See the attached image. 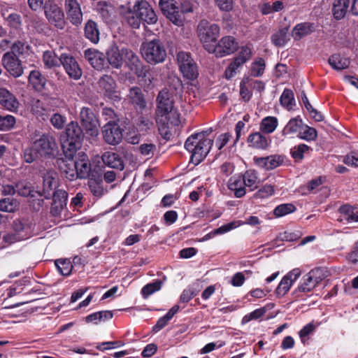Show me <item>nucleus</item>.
I'll return each instance as SVG.
<instances>
[{
    "instance_id": "f03ea898",
    "label": "nucleus",
    "mask_w": 358,
    "mask_h": 358,
    "mask_svg": "<svg viewBox=\"0 0 358 358\" xmlns=\"http://www.w3.org/2000/svg\"><path fill=\"white\" fill-rule=\"evenodd\" d=\"M213 144V140L206 137V132L195 133L187 138L185 149L191 153V162L194 164L201 163Z\"/></svg>"
},
{
    "instance_id": "72a5a7b5",
    "label": "nucleus",
    "mask_w": 358,
    "mask_h": 358,
    "mask_svg": "<svg viewBox=\"0 0 358 358\" xmlns=\"http://www.w3.org/2000/svg\"><path fill=\"white\" fill-rule=\"evenodd\" d=\"M338 211L341 214V220H345L348 223L358 222V210L350 205L341 206Z\"/></svg>"
},
{
    "instance_id": "864d4df0",
    "label": "nucleus",
    "mask_w": 358,
    "mask_h": 358,
    "mask_svg": "<svg viewBox=\"0 0 358 358\" xmlns=\"http://www.w3.org/2000/svg\"><path fill=\"white\" fill-rule=\"evenodd\" d=\"M298 136L301 139L307 141H314L317 138V131L313 127L303 124V128L299 133Z\"/></svg>"
},
{
    "instance_id": "6ab92c4d",
    "label": "nucleus",
    "mask_w": 358,
    "mask_h": 358,
    "mask_svg": "<svg viewBox=\"0 0 358 358\" xmlns=\"http://www.w3.org/2000/svg\"><path fill=\"white\" fill-rule=\"evenodd\" d=\"M103 135L106 142L110 145L119 143L122 138L118 124L110 120L103 126Z\"/></svg>"
},
{
    "instance_id": "bb28decb",
    "label": "nucleus",
    "mask_w": 358,
    "mask_h": 358,
    "mask_svg": "<svg viewBox=\"0 0 358 358\" xmlns=\"http://www.w3.org/2000/svg\"><path fill=\"white\" fill-rule=\"evenodd\" d=\"M13 239L15 241L26 240L31 236L33 229L29 224L23 223L20 220L13 222Z\"/></svg>"
},
{
    "instance_id": "1a4fd4ad",
    "label": "nucleus",
    "mask_w": 358,
    "mask_h": 358,
    "mask_svg": "<svg viewBox=\"0 0 358 358\" xmlns=\"http://www.w3.org/2000/svg\"><path fill=\"white\" fill-rule=\"evenodd\" d=\"M80 118L86 134L96 137L99 134V121L92 110L87 107H83L80 113Z\"/></svg>"
},
{
    "instance_id": "49530a36",
    "label": "nucleus",
    "mask_w": 358,
    "mask_h": 358,
    "mask_svg": "<svg viewBox=\"0 0 358 358\" xmlns=\"http://www.w3.org/2000/svg\"><path fill=\"white\" fill-rule=\"evenodd\" d=\"M280 102L281 105L288 110H291L295 104L294 96L292 90L289 89H285L280 97Z\"/></svg>"
},
{
    "instance_id": "a19ab883",
    "label": "nucleus",
    "mask_w": 358,
    "mask_h": 358,
    "mask_svg": "<svg viewBox=\"0 0 358 358\" xmlns=\"http://www.w3.org/2000/svg\"><path fill=\"white\" fill-rule=\"evenodd\" d=\"M69 162L62 161L59 164L60 170L64 176L69 180H73L78 178V173L75 162L72 161L73 158L69 159Z\"/></svg>"
},
{
    "instance_id": "e433bc0d",
    "label": "nucleus",
    "mask_w": 358,
    "mask_h": 358,
    "mask_svg": "<svg viewBox=\"0 0 358 358\" xmlns=\"http://www.w3.org/2000/svg\"><path fill=\"white\" fill-rule=\"evenodd\" d=\"M248 143L250 146L257 149H266L269 143L267 138L259 132H255L249 135Z\"/></svg>"
},
{
    "instance_id": "c756f323",
    "label": "nucleus",
    "mask_w": 358,
    "mask_h": 358,
    "mask_svg": "<svg viewBox=\"0 0 358 358\" xmlns=\"http://www.w3.org/2000/svg\"><path fill=\"white\" fill-rule=\"evenodd\" d=\"M243 182L241 174L235 175L229 180L228 187L234 192L236 198H241L246 194V187Z\"/></svg>"
},
{
    "instance_id": "412c9836",
    "label": "nucleus",
    "mask_w": 358,
    "mask_h": 358,
    "mask_svg": "<svg viewBox=\"0 0 358 358\" xmlns=\"http://www.w3.org/2000/svg\"><path fill=\"white\" fill-rule=\"evenodd\" d=\"M62 64L69 76L74 80H78L82 76V70L76 59L68 54H62Z\"/></svg>"
},
{
    "instance_id": "58836bf2",
    "label": "nucleus",
    "mask_w": 358,
    "mask_h": 358,
    "mask_svg": "<svg viewBox=\"0 0 358 358\" xmlns=\"http://www.w3.org/2000/svg\"><path fill=\"white\" fill-rule=\"evenodd\" d=\"M29 82L38 92L42 91L45 85L46 79L38 70H33L29 76Z\"/></svg>"
},
{
    "instance_id": "69168bd1",
    "label": "nucleus",
    "mask_w": 358,
    "mask_h": 358,
    "mask_svg": "<svg viewBox=\"0 0 358 358\" xmlns=\"http://www.w3.org/2000/svg\"><path fill=\"white\" fill-rule=\"evenodd\" d=\"M17 203L13 198H5L0 200V210L4 212H13L17 208Z\"/></svg>"
},
{
    "instance_id": "680f3d73",
    "label": "nucleus",
    "mask_w": 358,
    "mask_h": 358,
    "mask_svg": "<svg viewBox=\"0 0 358 358\" xmlns=\"http://www.w3.org/2000/svg\"><path fill=\"white\" fill-rule=\"evenodd\" d=\"M2 15L3 16L4 19L8 22V25L11 27L13 29H20L22 26V17L20 15L13 13L8 16H5L3 13H2Z\"/></svg>"
},
{
    "instance_id": "4c0bfd02",
    "label": "nucleus",
    "mask_w": 358,
    "mask_h": 358,
    "mask_svg": "<svg viewBox=\"0 0 358 358\" xmlns=\"http://www.w3.org/2000/svg\"><path fill=\"white\" fill-rule=\"evenodd\" d=\"M85 36L92 43L96 44L99 41V31L97 24L93 20H88L85 25Z\"/></svg>"
},
{
    "instance_id": "7ed1b4c3",
    "label": "nucleus",
    "mask_w": 358,
    "mask_h": 358,
    "mask_svg": "<svg viewBox=\"0 0 358 358\" xmlns=\"http://www.w3.org/2000/svg\"><path fill=\"white\" fill-rule=\"evenodd\" d=\"M62 143V149L66 158H73L78 149L81 146L84 137L83 129L76 121H71L66 124Z\"/></svg>"
},
{
    "instance_id": "f3484780",
    "label": "nucleus",
    "mask_w": 358,
    "mask_h": 358,
    "mask_svg": "<svg viewBox=\"0 0 358 358\" xmlns=\"http://www.w3.org/2000/svg\"><path fill=\"white\" fill-rule=\"evenodd\" d=\"M52 203L50 213L55 217H60L62 211L66 206L68 198L67 192L64 189H58L53 192Z\"/></svg>"
},
{
    "instance_id": "393cba45",
    "label": "nucleus",
    "mask_w": 358,
    "mask_h": 358,
    "mask_svg": "<svg viewBox=\"0 0 358 358\" xmlns=\"http://www.w3.org/2000/svg\"><path fill=\"white\" fill-rule=\"evenodd\" d=\"M317 271L311 270L301 279L297 289L301 292H309L320 282L321 278L316 275Z\"/></svg>"
},
{
    "instance_id": "473e14b6",
    "label": "nucleus",
    "mask_w": 358,
    "mask_h": 358,
    "mask_svg": "<svg viewBox=\"0 0 358 358\" xmlns=\"http://www.w3.org/2000/svg\"><path fill=\"white\" fill-rule=\"evenodd\" d=\"M314 24L310 22L299 23L293 28L292 36L294 40L299 41L303 37L314 31Z\"/></svg>"
},
{
    "instance_id": "20e7f679",
    "label": "nucleus",
    "mask_w": 358,
    "mask_h": 358,
    "mask_svg": "<svg viewBox=\"0 0 358 358\" xmlns=\"http://www.w3.org/2000/svg\"><path fill=\"white\" fill-rule=\"evenodd\" d=\"M141 51L144 59L151 64L162 63L166 57V51L164 45L157 38L143 42Z\"/></svg>"
},
{
    "instance_id": "0e129e2a",
    "label": "nucleus",
    "mask_w": 358,
    "mask_h": 358,
    "mask_svg": "<svg viewBox=\"0 0 358 358\" xmlns=\"http://www.w3.org/2000/svg\"><path fill=\"white\" fill-rule=\"evenodd\" d=\"M39 156V153L33 144L31 147L24 150L23 159L26 163L30 164L34 162Z\"/></svg>"
},
{
    "instance_id": "39448f33",
    "label": "nucleus",
    "mask_w": 358,
    "mask_h": 358,
    "mask_svg": "<svg viewBox=\"0 0 358 358\" xmlns=\"http://www.w3.org/2000/svg\"><path fill=\"white\" fill-rule=\"evenodd\" d=\"M220 27L207 20H201L197 26V34L205 50H212L220 34Z\"/></svg>"
},
{
    "instance_id": "6e6552de",
    "label": "nucleus",
    "mask_w": 358,
    "mask_h": 358,
    "mask_svg": "<svg viewBox=\"0 0 358 358\" xmlns=\"http://www.w3.org/2000/svg\"><path fill=\"white\" fill-rule=\"evenodd\" d=\"M163 14L174 24L181 26L184 22V11L175 0H160Z\"/></svg>"
},
{
    "instance_id": "2eb2a0df",
    "label": "nucleus",
    "mask_w": 358,
    "mask_h": 358,
    "mask_svg": "<svg viewBox=\"0 0 358 358\" xmlns=\"http://www.w3.org/2000/svg\"><path fill=\"white\" fill-rule=\"evenodd\" d=\"M43 189L38 194L46 199L53 196V192L58 185V178L57 173L53 171H47L43 173Z\"/></svg>"
},
{
    "instance_id": "a878e982",
    "label": "nucleus",
    "mask_w": 358,
    "mask_h": 358,
    "mask_svg": "<svg viewBox=\"0 0 358 358\" xmlns=\"http://www.w3.org/2000/svg\"><path fill=\"white\" fill-rule=\"evenodd\" d=\"M0 104L11 112L17 111L19 102L15 96L6 88H0Z\"/></svg>"
},
{
    "instance_id": "9d476101",
    "label": "nucleus",
    "mask_w": 358,
    "mask_h": 358,
    "mask_svg": "<svg viewBox=\"0 0 358 358\" xmlns=\"http://www.w3.org/2000/svg\"><path fill=\"white\" fill-rule=\"evenodd\" d=\"M238 49V42L234 37L226 36L213 45L209 53H213L217 57H222L229 55Z\"/></svg>"
},
{
    "instance_id": "cd10ccee",
    "label": "nucleus",
    "mask_w": 358,
    "mask_h": 358,
    "mask_svg": "<svg viewBox=\"0 0 358 358\" xmlns=\"http://www.w3.org/2000/svg\"><path fill=\"white\" fill-rule=\"evenodd\" d=\"M163 120L157 116L156 122L158 125V131L163 139L169 141L173 136L172 127H178L180 124H175L172 123L171 117L164 116Z\"/></svg>"
},
{
    "instance_id": "aec40b11",
    "label": "nucleus",
    "mask_w": 358,
    "mask_h": 358,
    "mask_svg": "<svg viewBox=\"0 0 358 358\" xmlns=\"http://www.w3.org/2000/svg\"><path fill=\"white\" fill-rule=\"evenodd\" d=\"M85 57L90 65L97 71H102L108 66L106 55L98 50L92 48L86 50Z\"/></svg>"
},
{
    "instance_id": "338daca9",
    "label": "nucleus",
    "mask_w": 358,
    "mask_h": 358,
    "mask_svg": "<svg viewBox=\"0 0 358 358\" xmlns=\"http://www.w3.org/2000/svg\"><path fill=\"white\" fill-rule=\"evenodd\" d=\"M50 123L57 129H62L64 128L66 122V117L62 115L59 113H54L50 117Z\"/></svg>"
},
{
    "instance_id": "5701e85b",
    "label": "nucleus",
    "mask_w": 358,
    "mask_h": 358,
    "mask_svg": "<svg viewBox=\"0 0 358 358\" xmlns=\"http://www.w3.org/2000/svg\"><path fill=\"white\" fill-rule=\"evenodd\" d=\"M124 55L122 48L120 49L116 45H111L106 51L107 64H110L113 69H121L124 64Z\"/></svg>"
},
{
    "instance_id": "37998d69",
    "label": "nucleus",
    "mask_w": 358,
    "mask_h": 358,
    "mask_svg": "<svg viewBox=\"0 0 358 358\" xmlns=\"http://www.w3.org/2000/svg\"><path fill=\"white\" fill-rule=\"evenodd\" d=\"M237 227L236 224L234 222H229L227 224H224L212 231L206 234L201 239V241H206L208 240H210V238H213L214 236L217 235L224 234L227 232L230 231L231 230L235 229Z\"/></svg>"
},
{
    "instance_id": "0eeeda50",
    "label": "nucleus",
    "mask_w": 358,
    "mask_h": 358,
    "mask_svg": "<svg viewBox=\"0 0 358 358\" xmlns=\"http://www.w3.org/2000/svg\"><path fill=\"white\" fill-rule=\"evenodd\" d=\"M177 62L180 71L184 78L194 80L199 76L198 66L190 53L180 51L177 54Z\"/></svg>"
},
{
    "instance_id": "8fccbe9b",
    "label": "nucleus",
    "mask_w": 358,
    "mask_h": 358,
    "mask_svg": "<svg viewBox=\"0 0 358 358\" xmlns=\"http://www.w3.org/2000/svg\"><path fill=\"white\" fill-rule=\"evenodd\" d=\"M55 264L58 272L64 276L70 275L72 271L73 266L69 260L57 259Z\"/></svg>"
},
{
    "instance_id": "bf43d9fd",
    "label": "nucleus",
    "mask_w": 358,
    "mask_h": 358,
    "mask_svg": "<svg viewBox=\"0 0 358 358\" xmlns=\"http://www.w3.org/2000/svg\"><path fill=\"white\" fill-rule=\"evenodd\" d=\"M309 147L303 143L294 146L290 150V154L295 161H301L303 158V155L308 151Z\"/></svg>"
},
{
    "instance_id": "c9c22d12",
    "label": "nucleus",
    "mask_w": 358,
    "mask_h": 358,
    "mask_svg": "<svg viewBox=\"0 0 358 358\" xmlns=\"http://www.w3.org/2000/svg\"><path fill=\"white\" fill-rule=\"evenodd\" d=\"M241 176L243 177V183L245 184V187L249 188L250 191L257 188L259 178L255 170H247L243 174H241Z\"/></svg>"
},
{
    "instance_id": "052dcab7",
    "label": "nucleus",
    "mask_w": 358,
    "mask_h": 358,
    "mask_svg": "<svg viewBox=\"0 0 358 358\" xmlns=\"http://www.w3.org/2000/svg\"><path fill=\"white\" fill-rule=\"evenodd\" d=\"M16 191L19 195L22 196H30L32 192V185L26 180L19 181L16 184Z\"/></svg>"
},
{
    "instance_id": "c03bdc74",
    "label": "nucleus",
    "mask_w": 358,
    "mask_h": 358,
    "mask_svg": "<svg viewBox=\"0 0 358 358\" xmlns=\"http://www.w3.org/2000/svg\"><path fill=\"white\" fill-rule=\"evenodd\" d=\"M278 124V119L275 117L268 116L262 119L260 130L265 134H271L275 130Z\"/></svg>"
},
{
    "instance_id": "3c124183",
    "label": "nucleus",
    "mask_w": 358,
    "mask_h": 358,
    "mask_svg": "<svg viewBox=\"0 0 358 358\" xmlns=\"http://www.w3.org/2000/svg\"><path fill=\"white\" fill-rule=\"evenodd\" d=\"M88 185L91 193L93 196L97 198L101 197L107 192V190L103 187L101 182H97L95 180H90L88 182Z\"/></svg>"
},
{
    "instance_id": "423d86ee",
    "label": "nucleus",
    "mask_w": 358,
    "mask_h": 358,
    "mask_svg": "<svg viewBox=\"0 0 358 358\" xmlns=\"http://www.w3.org/2000/svg\"><path fill=\"white\" fill-rule=\"evenodd\" d=\"M44 15L48 22L58 29L65 27L66 21L62 8L53 1H46L43 7Z\"/></svg>"
},
{
    "instance_id": "b1692460",
    "label": "nucleus",
    "mask_w": 358,
    "mask_h": 358,
    "mask_svg": "<svg viewBox=\"0 0 358 358\" xmlns=\"http://www.w3.org/2000/svg\"><path fill=\"white\" fill-rule=\"evenodd\" d=\"M75 166L78 178H87L90 176L91 171V164L88 156L83 152H80L76 157Z\"/></svg>"
},
{
    "instance_id": "6e6d98bb",
    "label": "nucleus",
    "mask_w": 358,
    "mask_h": 358,
    "mask_svg": "<svg viewBox=\"0 0 358 358\" xmlns=\"http://www.w3.org/2000/svg\"><path fill=\"white\" fill-rule=\"evenodd\" d=\"M252 57V48L249 45L241 47L240 50L234 59L244 65Z\"/></svg>"
},
{
    "instance_id": "2f4dec72",
    "label": "nucleus",
    "mask_w": 358,
    "mask_h": 358,
    "mask_svg": "<svg viewBox=\"0 0 358 358\" xmlns=\"http://www.w3.org/2000/svg\"><path fill=\"white\" fill-rule=\"evenodd\" d=\"M101 159L103 164L108 167L120 170L124 168L123 162L117 153L106 152L103 154Z\"/></svg>"
},
{
    "instance_id": "5fc2aeb1",
    "label": "nucleus",
    "mask_w": 358,
    "mask_h": 358,
    "mask_svg": "<svg viewBox=\"0 0 358 358\" xmlns=\"http://www.w3.org/2000/svg\"><path fill=\"white\" fill-rule=\"evenodd\" d=\"M16 123V119L11 115H0V130L9 131L13 129Z\"/></svg>"
},
{
    "instance_id": "a18cd8bd",
    "label": "nucleus",
    "mask_w": 358,
    "mask_h": 358,
    "mask_svg": "<svg viewBox=\"0 0 358 358\" xmlns=\"http://www.w3.org/2000/svg\"><path fill=\"white\" fill-rule=\"evenodd\" d=\"M43 61L48 68L58 66L62 64V55L58 57L54 52L47 50L43 52Z\"/></svg>"
},
{
    "instance_id": "09e8293b",
    "label": "nucleus",
    "mask_w": 358,
    "mask_h": 358,
    "mask_svg": "<svg viewBox=\"0 0 358 358\" xmlns=\"http://www.w3.org/2000/svg\"><path fill=\"white\" fill-rule=\"evenodd\" d=\"M296 206L291 203H282L276 206L273 210V214L277 217H283L289 213L295 212Z\"/></svg>"
},
{
    "instance_id": "f8f14e48",
    "label": "nucleus",
    "mask_w": 358,
    "mask_h": 358,
    "mask_svg": "<svg viewBox=\"0 0 358 358\" xmlns=\"http://www.w3.org/2000/svg\"><path fill=\"white\" fill-rule=\"evenodd\" d=\"M4 69L14 78L20 77L24 72L22 64L17 55L13 52H6L1 58Z\"/></svg>"
},
{
    "instance_id": "f257e3e1",
    "label": "nucleus",
    "mask_w": 358,
    "mask_h": 358,
    "mask_svg": "<svg viewBox=\"0 0 358 358\" xmlns=\"http://www.w3.org/2000/svg\"><path fill=\"white\" fill-rule=\"evenodd\" d=\"M183 92L182 82L178 77L170 78L168 85L159 91L157 96V116L161 120L171 117L172 123L180 124V115L174 107L175 99L180 97Z\"/></svg>"
},
{
    "instance_id": "4d7b16f0",
    "label": "nucleus",
    "mask_w": 358,
    "mask_h": 358,
    "mask_svg": "<svg viewBox=\"0 0 358 358\" xmlns=\"http://www.w3.org/2000/svg\"><path fill=\"white\" fill-rule=\"evenodd\" d=\"M243 66V64L234 59L225 69L224 78L227 80L231 79L239 72V69Z\"/></svg>"
},
{
    "instance_id": "774afa93",
    "label": "nucleus",
    "mask_w": 358,
    "mask_h": 358,
    "mask_svg": "<svg viewBox=\"0 0 358 358\" xmlns=\"http://www.w3.org/2000/svg\"><path fill=\"white\" fill-rule=\"evenodd\" d=\"M292 284L288 280L287 278L283 277L278 285L275 293L278 297H282L289 290Z\"/></svg>"
},
{
    "instance_id": "4468645a",
    "label": "nucleus",
    "mask_w": 358,
    "mask_h": 358,
    "mask_svg": "<svg viewBox=\"0 0 358 358\" xmlns=\"http://www.w3.org/2000/svg\"><path fill=\"white\" fill-rule=\"evenodd\" d=\"M133 10L140 18L148 24H155L157 21V16L150 5L145 0L136 1Z\"/></svg>"
},
{
    "instance_id": "de8ad7c7",
    "label": "nucleus",
    "mask_w": 358,
    "mask_h": 358,
    "mask_svg": "<svg viewBox=\"0 0 358 358\" xmlns=\"http://www.w3.org/2000/svg\"><path fill=\"white\" fill-rule=\"evenodd\" d=\"M266 64L264 59L259 57L250 65V75L253 77H260L264 74Z\"/></svg>"
},
{
    "instance_id": "13d9d810",
    "label": "nucleus",
    "mask_w": 358,
    "mask_h": 358,
    "mask_svg": "<svg viewBox=\"0 0 358 358\" xmlns=\"http://www.w3.org/2000/svg\"><path fill=\"white\" fill-rule=\"evenodd\" d=\"M300 238L299 233H292L285 231L284 233L280 234L273 241L272 245L275 247V245H279L278 243V241H295Z\"/></svg>"
},
{
    "instance_id": "ddd939ff",
    "label": "nucleus",
    "mask_w": 358,
    "mask_h": 358,
    "mask_svg": "<svg viewBox=\"0 0 358 358\" xmlns=\"http://www.w3.org/2000/svg\"><path fill=\"white\" fill-rule=\"evenodd\" d=\"M34 148L37 150L40 157H50L54 155V150L57 148L55 139L50 135L43 134L33 143Z\"/></svg>"
},
{
    "instance_id": "f704fd0d",
    "label": "nucleus",
    "mask_w": 358,
    "mask_h": 358,
    "mask_svg": "<svg viewBox=\"0 0 358 358\" xmlns=\"http://www.w3.org/2000/svg\"><path fill=\"white\" fill-rule=\"evenodd\" d=\"M329 64L332 69L340 71L347 69L350 64V59L340 54H334L329 58Z\"/></svg>"
},
{
    "instance_id": "9b49d317",
    "label": "nucleus",
    "mask_w": 358,
    "mask_h": 358,
    "mask_svg": "<svg viewBox=\"0 0 358 358\" xmlns=\"http://www.w3.org/2000/svg\"><path fill=\"white\" fill-rule=\"evenodd\" d=\"M122 54H124V63L133 71L137 77L144 78L146 76V70L140 60L138 56L131 50L123 48Z\"/></svg>"
},
{
    "instance_id": "603ef678",
    "label": "nucleus",
    "mask_w": 358,
    "mask_h": 358,
    "mask_svg": "<svg viewBox=\"0 0 358 358\" xmlns=\"http://www.w3.org/2000/svg\"><path fill=\"white\" fill-rule=\"evenodd\" d=\"M162 285L160 280H156L152 282L145 285L141 289V294L144 298H147L157 291H159Z\"/></svg>"
},
{
    "instance_id": "79ce46f5",
    "label": "nucleus",
    "mask_w": 358,
    "mask_h": 358,
    "mask_svg": "<svg viewBox=\"0 0 358 358\" xmlns=\"http://www.w3.org/2000/svg\"><path fill=\"white\" fill-rule=\"evenodd\" d=\"M288 27L280 29L273 33L271 37L272 43L277 47H283L288 40Z\"/></svg>"
},
{
    "instance_id": "dca6fc26",
    "label": "nucleus",
    "mask_w": 358,
    "mask_h": 358,
    "mask_svg": "<svg viewBox=\"0 0 358 358\" xmlns=\"http://www.w3.org/2000/svg\"><path fill=\"white\" fill-rule=\"evenodd\" d=\"M98 85L99 90L104 96L114 100L119 99V94L117 91V84L111 76H102L98 81Z\"/></svg>"
},
{
    "instance_id": "e2e57ef3",
    "label": "nucleus",
    "mask_w": 358,
    "mask_h": 358,
    "mask_svg": "<svg viewBox=\"0 0 358 358\" xmlns=\"http://www.w3.org/2000/svg\"><path fill=\"white\" fill-rule=\"evenodd\" d=\"M319 324H315L313 322H311L304 326L299 332V336L301 338V342L305 344L308 340V336L312 334Z\"/></svg>"
},
{
    "instance_id": "a211bd4d",
    "label": "nucleus",
    "mask_w": 358,
    "mask_h": 358,
    "mask_svg": "<svg viewBox=\"0 0 358 358\" xmlns=\"http://www.w3.org/2000/svg\"><path fill=\"white\" fill-rule=\"evenodd\" d=\"M64 8L68 19L76 26L83 21V13L78 0H64Z\"/></svg>"
},
{
    "instance_id": "4be33fe9",
    "label": "nucleus",
    "mask_w": 358,
    "mask_h": 358,
    "mask_svg": "<svg viewBox=\"0 0 358 358\" xmlns=\"http://www.w3.org/2000/svg\"><path fill=\"white\" fill-rule=\"evenodd\" d=\"M254 163L256 166L265 170H273L284 162V157L281 155H271L264 157H255Z\"/></svg>"
},
{
    "instance_id": "ea45409f",
    "label": "nucleus",
    "mask_w": 358,
    "mask_h": 358,
    "mask_svg": "<svg viewBox=\"0 0 358 358\" xmlns=\"http://www.w3.org/2000/svg\"><path fill=\"white\" fill-rule=\"evenodd\" d=\"M303 120L299 116L291 118L284 127L282 134L289 135L299 133L303 128Z\"/></svg>"
},
{
    "instance_id": "7c9ffc66",
    "label": "nucleus",
    "mask_w": 358,
    "mask_h": 358,
    "mask_svg": "<svg viewBox=\"0 0 358 358\" xmlns=\"http://www.w3.org/2000/svg\"><path fill=\"white\" fill-rule=\"evenodd\" d=\"M350 0H333L332 13L335 19H343L350 7Z\"/></svg>"
},
{
    "instance_id": "c85d7f7f",
    "label": "nucleus",
    "mask_w": 358,
    "mask_h": 358,
    "mask_svg": "<svg viewBox=\"0 0 358 358\" xmlns=\"http://www.w3.org/2000/svg\"><path fill=\"white\" fill-rule=\"evenodd\" d=\"M129 102L137 109H143L146 106V102L142 90L138 87L130 88L127 95Z\"/></svg>"
}]
</instances>
